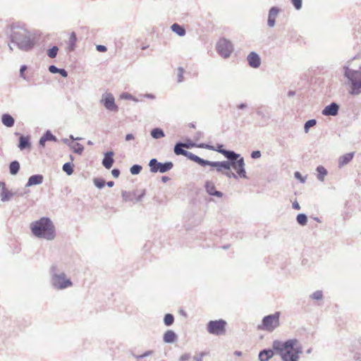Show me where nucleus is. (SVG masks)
<instances>
[{"label":"nucleus","instance_id":"obj_52","mask_svg":"<svg viewBox=\"0 0 361 361\" xmlns=\"http://www.w3.org/2000/svg\"><path fill=\"white\" fill-rule=\"evenodd\" d=\"M261 157V152L259 150L253 151L251 153V157L252 159H258Z\"/></svg>","mask_w":361,"mask_h":361},{"label":"nucleus","instance_id":"obj_38","mask_svg":"<svg viewBox=\"0 0 361 361\" xmlns=\"http://www.w3.org/2000/svg\"><path fill=\"white\" fill-rule=\"evenodd\" d=\"M142 169V167L141 165L134 164L130 167V172L132 175H137L141 172Z\"/></svg>","mask_w":361,"mask_h":361},{"label":"nucleus","instance_id":"obj_17","mask_svg":"<svg viewBox=\"0 0 361 361\" xmlns=\"http://www.w3.org/2000/svg\"><path fill=\"white\" fill-rule=\"evenodd\" d=\"M355 152H349L341 156L338 159V166L339 169L343 168L344 166L348 164L353 159Z\"/></svg>","mask_w":361,"mask_h":361},{"label":"nucleus","instance_id":"obj_40","mask_svg":"<svg viewBox=\"0 0 361 361\" xmlns=\"http://www.w3.org/2000/svg\"><path fill=\"white\" fill-rule=\"evenodd\" d=\"M93 183H94V185L99 189L104 188L106 184L105 180L101 178H94Z\"/></svg>","mask_w":361,"mask_h":361},{"label":"nucleus","instance_id":"obj_33","mask_svg":"<svg viewBox=\"0 0 361 361\" xmlns=\"http://www.w3.org/2000/svg\"><path fill=\"white\" fill-rule=\"evenodd\" d=\"M121 196L124 202H132L134 200V197H135V192L130 193L127 191H122Z\"/></svg>","mask_w":361,"mask_h":361},{"label":"nucleus","instance_id":"obj_41","mask_svg":"<svg viewBox=\"0 0 361 361\" xmlns=\"http://www.w3.org/2000/svg\"><path fill=\"white\" fill-rule=\"evenodd\" d=\"M310 298L315 300H322L323 299V293L322 290H317L312 293Z\"/></svg>","mask_w":361,"mask_h":361},{"label":"nucleus","instance_id":"obj_18","mask_svg":"<svg viewBox=\"0 0 361 361\" xmlns=\"http://www.w3.org/2000/svg\"><path fill=\"white\" fill-rule=\"evenodd\" d=\"M279 8L273 6L269 9L267 24L269 27H273L275 25L276 18L279 13Z\"/></svg>","mask_w":361,"mask_h":361},{"label":"nucleus","instance_id":"obj_9","mask_svg":"<svg viewBox=\"0 0 361 361\" xmlns=\"http://www.w3.org/2000/svg\"><path fill=\"white\" fill-rule=\"evenodd\" d=\"M226 324V322L221 319L212 320L208 322L207 329L211 334L220 336L225 334Z\"/></svg>","mask_w":361,"mask_h":361},{"label":"nucleus","instance_id":"obj_30","mask_svg":"<svg viewBox=\"0 0 361 361\" xmlns=\"http://www.w3.org/2000/svg\"><path fill=\"white\" fill-rule=\"evenodd\" d=\"M151 136L154 139H159L164 137L165 134L161 128H155L151 130Z\"/></svg>","mask_w":361,"mask_h":361},{"label":"nucleus","instance_id":"obj_48","mask_svg":"<svg viewBox=\"0 0 361 361\" xmlns=\"http://www.w3.org/2000/svg\"><path fill=\"white\" fill-rule=\"evenodd\" d=\"M224 145L222 144H217L216 146H214V149H211V150L218 152L219 153L222 154V152L226 151V149L223 148Z\"/></svg>","mask_w":361,"mask_h":361},{"label":"nucleus","instance_id":"obj_26","mask_svg":"<svg viewBox=\"0 0 361 361\" xmlns=\"http://www.w3.org/2000/svg\"><path fill=\"white\" fill-rule=\"evenodd\" d=\"M171 30L177 34L180 37H183L185 35L186 31L183 26L180 25L178 23H173L171 27Z\"/></svg>","mask_w":361,"mask_h":361},{"label":"nucleus","instance_id":"obj_21","mask_svg":"<svg viewBox=\"0 0 361 361\" xmlns=\"http://www.w3.org/2000/svg\"><path fill=\"white\" fill-rule=\"evenodd\" d=\"M15 194V192L8 190V188L6 187V184H3V188H1V192L0 194L1 200L2 202H5L10 201Z\"/></svg>","mask_w":361,"mask_h":361},{"label":"nucleus","instance_id":"obj_23","mask_svg":"<svg viewBox=\"0 0 361 361\" xmlns=\"http://www.w3.org/2000/svg\"><path fill=\"white\" fill-rule=\"evenodd\" d=\"M177 339L176 333L172 330H167L163 336V340L166 343H173Z\"/></svg>","mask_w":361,"mask_h":361},{"label":"nucleus","instance_id":"obj_35","mask_svg":"<svg viewBox=\"0 0 361 361\" xmlns=\"http://www.w3.org/2000/svg\"><path fill=\"white\" fill-rule=\"evenodd\" d=\"M174 322V317L172 314L167 313L164 315V323L166 326H171Z\"/></svg>","mask_w":361,"mask_h":361},{"label":"nucleus","instance_id":"obj_7","mask_svg":"<svg viewBox=\"0 0 361 361\" xmlns=\"http://www.w3.org/2000/svg\"><path fill=\"white\" fill-rule=\"evenodd\" d=\"M279 312H276L274 314L265 316L262 319V325H259L258 329L268 331H273L279 326Z\"/></svg>","mask_w":361,"mask_h":361},{"label":"nucleus","instance_id":"obj_45","mask_svg":"<svg viewBox=\"0 0 361 361\" xmlns=\"http://www.w3.org/2000/svg\"><path fill=\"white\" fill-rule=\"evenodd\" d=\"M183 73L184 69L182 67H179L177 69V74H178V82H181L183 80Z\"/></svg>","mask_w":361,"mask_h":361},{"label":"nucleus","instance_id":"obj_5","mask_svg":"<svg viewBox=\"0 0 361 361\" xmlns=\"http://www.w3.org/2000/svg\"><path fill=\"white\" fill-rule=\"evenodd\" d=\"M344 75L350 82V94L357 95L361 93V67L359 70H353L344 66Z\"/></svg>","mask_w":361,"mask_h":361},{"label":"nucleus","instance_id":"obj_64","mask_svg":"<svg viewBox=\"0 0 361 361\" xmlns=\"http://www.w3.org/2000/svg\"><path fill=\"white\" fill-rule=\"evenodd\" d=\"M152 353H153L152 350H148V351H146L145 353H144L143 355H144L145 357H146L151 355Z\"/></svg>","mask_w":361,"mask_h":361},{"label":"nucleus","instance_id":"obj_46","mask_svg":"<svg viewBox=\"0 0 361 361\" xmlns=\"http://www.w3.org/2000/svg\"><path fill=\"white\" fill-rule=\"evenodd\" d=\"M291 3L296 10H300L302 8V0H291Z\"/></svg>","mask_w":361,"mask_h":361},{"label":"nucleus","instance_id":"obj_34","mask_svg":"<svg viewBox=\"0 0 361 361\" xmlns=\"http://www.w3.org/2000/svg\"><path fill=\"white\" fill-rule=\"evenodd\" d=\"M73 166L71 162H66L63 165L62 169L67 175L71 176L73 173Z\"/></svg>","mask_w":361,"mask_h":361},{"label":"nucleus","instance_id":"obj_56","mask_svg":"<svg viewBox=\"0 0 361 361\" xmlns=\"http://www.w3.org/2000/svg\"><path fill=\"white\" fill-rule=\"evenodd\" d=\"M26 70H27V66H25V65H23V66H20V76L21 78H25V77H24V75H23V74H24V72H25Z\"/></svg>","mask_w":361,"mask_h":361},{"label":"nucleus","instance_id":"obj_14","mask_svg":"<svg viewBox=\"0 0 361 361\" xmlns=\"http://www.w3.org/2000/svg\"><path fill=\"white\" fill-rule=\"evenodd\" d=\"M339 105L336 102H331L322 110V114L324 116H335L338 114Z\"/></svg>","mask_w":361,"mask_h":361},{"label":"nucleus","instance_id":"obj_25","mask_svg":"<svg viewBox=\"0 0 361 361\" xmlns=\"http://www.w3.org/2000/svg\"><path fill=\"white\" fill-rule=\"evenodd\" d=\"M31 146V143L30 141V138L28 137H25L24 135H20L19 137V144L18 147L23 150L26 148H30Z\"/></svg>","mask_w":361,"mask_h":361},{"label":"nucleus","instance_id":"obj_63","mask_svg":"<svg viewBox=\"0 0 361 361\" xmlns=\"http://www.w3.org/2000/svg\"><path fill=\"white\" fill-rule=\"evenodd\" d=\"M237 108L241 110L245 109V108H247V104L245 103H241L237 106Z\"/></svg>","mask_w":361,"mask_h":361},{"label":"nucleus","instance_id":"obj_6","mask_svg":"<svg viewBox=\"0 0 361 361\" xmlns=\"http://www.w3.org/2000/svg\"><path fill=\"white\" fill-rule=\"evenodd\" d=\"M195 146H196L195 144L192 142H178L174 146L173 152L176 155L185 156L188 159L193 161L194 162L199 164L200 163V161H202V158L183 149L184 147L189 149V148H191Z\"/></svg>","mask_w":361,"mask_h":361},{"label":"nucleus","instance_id":"obj_15","mask_svg":"<svg viewBox=\"0 0 361 361\" xmlns=\"http://www.w3.org/2000/svg\"><path fill=\"white\" fill-rule=\"evenodd\" d=\"M206 192L212 196L217 197H222L223 193L221 191L216 190L214 183L211 180H207L204 184Z\"/></svg>","mask_w":361,"mask_h":361},{"label":"nucleus","instance_id":"obj_11","mask_svg":"<svg viewBox=\"0 0 361 361\" xmlns=\"http://www.w3.org/2000/svg\"><path fill=\"white\" fill-rule=\"evenodd\" d=\"M199 165L201 166H210L212 167H215L216 169V171L219 173H221L222 174H224V171L226 169L228 170L229 169H231V163L227 162L226 161H211L202 159Z\"/></svg>","mask_w":361,"mask_h":361},{"label":"nucleus","instance_id":"obj_12","mask_svg":"<svg viewBox=\"0 0 361 361\" xmlns=\"http://www.w3.org/2000/svg\"><path fill=\"white\" fill-rule=\"evenodd\" d=\"M101 103L109 111H117L118 110V106L115 104L114 97L111 93H106L103 94Z\"/></svg>","mask_w":361,"mask_h":361},{"label":"nucleus","instance_id":"obj_59","mask_svg":"<svg viewBox=\"0 0 361 361\" xmlns=\"http://www.w3.org/2000/svg\"><path fill=\"white\" fill-rule=\"evenodd\" d=\"M47 142L45 137H44V135H42L40 139H39V145L42 147H44L45 145V142Z\"/></svg>","mask_w":361,"mask_h":361},{"label":"nucleus","instance_id":"obj_13","mask_svg":"<svg viewBox=\"0 0 361 361\" xmlns=\"http://www.w3.org/2000/svg\"><path fill=\"white\" fill-rule=\"evenodd\" d=\"M301 353V348H296L294 349V351L287 350L285 353H281V357L283 361H298V355Z\"/></svg>","mask_w":361,"mask_h":361},{"label":"nucleus","instance_id":"obj_24","mask_svg":"<svg viewBox=\"0 0 361 361\" xmlns=\"http://www.w3.org/2000/svg\"><path fill=\"white\" fill-rule=\"evenodd\" d=\"M1 122L5 126L8 128H11L15 124V120L13 117L9 114H4L1 116Z\"/></svg>","mask_w":361,"mask_h":361},{"label":"nucleus","instance_id":"obj_43","mask_svg":"<svg viewBox=\"0 0 361 361\" xmlns=\"http://www.w3.org/2000/svg\"><path fill=\"white\" fill-rule=\"evenodd\" d=\"M47 141H53L56 142L57 138L55 135H54L50 130H47L45 133L43 135Z\"/></svg>","mask_w":361,"mask_h":361},{"label":"nucleus","instance_id":"obj_57","mask_svg":"<svg viewBox=\"0 0 361 361\" xmlns=\"http://www.w3.org/2000/svg\"><path fill=\"white\" fill-rule=\"evenodd\" d=\"M58 73L63 78H66L68 76V72L63 68H59V71Z\"/></svg>","mask_w":361,"mask_h":361},{"label":"nucleus","instance_id":"obj_32","mask_svg":"<svg viewBox=\"0 0 361 361\" xmlns=\"http://www.w3.org/2000/svg\"><path fill=\"white\" fill-rule=\"evenodd\" d=\"M298 340L297 339H289L283 342V345L286 348V351L287 350H293L294 351V346L297 344Z\"/></svg>","mask_w":361,"mask_h":361},{"label":"nucleus","instance_id":"obj_29","mask_svg":"<svg viewBox=\"0 0 361 361\" xmlns=\"http://www.w3.org/2000/svg\"><path fill=\"white\" fill-rule=\"evenodd\" d=\"M317 172V179L324 181L325 176L327 175V170L323 166H318L316 169Z\"/></svg>","mask_w":361,"mask_h":361},{"label":"nucleus","instance_id":"obj_8","mask_svg":"<svg viewBox=\"0 0 361 361\" xmlns=\"http://www.w3.org/2000/svg\"><path fill=\"white\" fill-rule=\"evenodd\" d=\"M148 165L149 166L150 171L154 173L158 172L164 173L171 170L173 167V164L172 161H166L162 163L158 161L155 158L150 159Z\"/></svg>","mask_w":361,"mask_h":361},{"label":"nucleus","instance_id":"obj_10","mask_svg":"<svg viewBox=\"0 0 361 361\" xmlns=\"http://www.w3.org/2000/svg\"><path fill=\"white\" fill-rule=\"evenodd\" d=\"M216 50L222 57L228 58L233 50V44L226 39H221L217 42Z\"/></svg>","mask_w":361,"mask_h":361},{"label":"nucleus","instance_id":"obj_58","mask_svg":"<svg viewBox=\"0 0 361 361\" xmlns=\"http://www.w3.org/2000/svg\"><path fill=\"white\" fill-rule=\"evenodd\" d=\"M189 358H190V355L183 354L180 357L179 361H187L189 360Z\"/></svg>","mask_w":361,"mask_h":361},{"label":"nucleus","instance_id":"obj_22","mask_svg":"<svg viewBox=\"0 0 361 361\" xmlns=\"http://www.w3.org/2000/svg\"><path fill=\"white\" fill-rule=\"evenodd\" d=\"M274 355V353L271 349H264L259 353V361H269Z\"/></svg>","mask_w":361,"mask_h":361},{"label":"nucleus","instance_id":"obj_31","mask_svg":"<svg viewBox=\"0 0 361 361\" xmlns=\"http://www.w3.org/2000/svg\"><path fill=\"white\" fill-rule=\"evenodd\" d=\"M273 348L274 350L279 351V354L285 353L286 348L283 345V342L279 341H274L273 342Z\"/></svg>","mask_w":361,"mask_h":361},{"label":"nucleus","instance_id":"obj_3","mask_svg":"<svg viewBox=\"0 0 361 361\" xmlns=\"http://www.w3.org/2000/svg\"><path fill=\"white\" fill-rule=\"evenodd\" d=\"M50 284L51 287L57 290H64L71 288L73 283L71 278L61 269L56 264H52L49 269Z\"/></svg>","mask_w":361,"mask_h":361},{"label":"nucleus","instance_id":"obj_2","mask_svg":"<svg viewBox=\"0 0 361 361\" xmlns=\"http://www.w3.org/2000/svg\"><path fill=\"white\" fill-rule=\"evenodd\" d=\"M32 233L38 238L53 240L56 237L55 226L49 217H42L30 226Z\"/></svg>","mask_w":361,"mask_h":361},{"label":"nucleus","instance_id":"obj_39","mask_svg":"<svg viewBox=\"0 0 361 361\" xmlns=\"http://www.w3.org/2000/svg\"><path fill=\"white\" fill-rule=\"evenodd\" d=\"M58 51L59 48L56 46H53L47 50V56L51 59H54L56 56Z\"/></svg>","mask_w":361,"mask_h":361},{"label":"nucleus","instance_id":"obj_60","mask_svg":"<svg viewBox=\"0 0 361 361\" xmlns=\"http://www.w3.org/2000/svg\"><path fill=\"white\" fill-rule=\"evenodd\" d=\"M134 138H135L134 135L131 133H129L126 135L125 140H126V141H130V140H133Z\"/></svg>","mask_w":361,"mask_h":361},{"label":"nucleus","instance_id":"obj_1","mask_svg":"<svg viewBox=\"0 0 361 361\" xmlns=\"http://www.w3.org/2000/svg\"><path fill=\"white\" fill-rule=\"evenodd\" d=\"M4 32L9 37L11 42L21 51H30L36 44L35 34L18 23L7 25Z\"/></svg>","mask_w":361,"mask_h":361},{"label":"nucleus","instance_id":"obj_51","mask_svg":"<svg viewBox=\"0 0 361 361\" xmlns=\"http://www.w3.org/2000/svg\"><path fill=\"white\" fill-rule=\"evenodd\" d=\"M49 71L51 73H58L59 71V68L54 65H50L49 66Z\"/></svg>","mask_w":361,"mask_h":361},{"label":"nucleus","instance_id":"obj_36","mask_svg":"<svg viewBox=\"0 0 361 361\" xmlns=\"http://www.w3.org/2000/svg\"><path fill=\"white\" fill-rule=\"evenodd\" d=\"M296 221L300 226H305L307 223V216L305 214H299L296 217Z\"/></svg>","mask_w":361,"mask_h":361},{"label":"nucleus","instance_id":"obj_54","mask_svg":"<svg viewBox=\"0 0 361 361\" xmlns=\"http://www.w3.org/2000/svg\"><path fill=\"white\" fill-rule=\"evenodd\" d=\"M145 190H143L140 195H139L137 196L135 195V197H134V198L135 199L136 202H140L142 200V199L145 196Z\"/></svg>","mask_w":361,"mask_h":361},{"label":"nucleus","instance_id":"obj_16","mask_svg":"<svg viewBox=\"0 0 361 361\" xmlns=\"http://www.w3.org/2000/svg\"><path fill=\"white\" fill-rule=\"evenodd\" d=\"M247 60L249 66L252 68H257L261 65V59L259 56L255 51H252L248 54Z\"/></svg>","mask_w":361,"mask_h":361},{"label":"nucleus","instance_id":"obj_28","mask_svg":"<svg viewBox=\"0 0 361 361\" xmlns=\"http://www.w3.org/2000/svg\"><path fill=\"white\" fill-rule=\"evenodd\" d=\"M20 168V163L18 161H12L9 164V172L11 175L15 176L18 173Z\"/></svg>","mask_w":361,"mask_h":361},{"label":"nucleus","instance_id":"obj_4","mask_svg":"<svg viewBox=\"0 0 361 361\" xmlns=\"http://www.w3.org/2000/svg\"><path fill=\"white\" fill-rule=\"evenodd\" d=\"M222 154L228 159L226 161L231 163V169L233 168L239 177L247 178L245 169L244 158L240 154H237L233 150L226 149L222 152Z\"/></svg>","mask_w":361,"mask_h":361},{"label":"nucleus","instance_id":"obj_47","mask_svg":"<svg viewBox=\"0 0 361 361\" xmlns=\"http://www.w3.org/2000/svg\"><path fill=\"white\" fill-rule=\"evenodd\" d=\"M121 99H128V100H133V101H135L137 102V99H135L131 94L130 93H123L121 95Z\"/></svg>","mask_w":361,"mask_h":361},{"label":"nucleus","instance_id":"obj_19","mask_svg":"<svg viewBox=\"0 0 361 361\" xmlns=\"http://www.w3.org/2000/svg\"><path fill=\"white\" fill-rule=\"evenodd\" d=\"M114 153L113 151H109L104 154V159L102 160V165L106 169H109L112 167L114 162Z\"/></svg>","mask_w":361,"mask_h":361},{"label":"nucleus","instance_id":"obj_61","mask_svg":"<svg viewBox=\"0 0 361 361\" xmlns=\"http://www.w3.org/2000/svg\"><path fill=\"white\" fill-rule=\"evenodd\" d=\"M204 355V353H200L199 356L194 357L195 361H202V357Z\"/></svg>","mask_w":361,"mask_h":361},{"label":"nucleus","instance_id":"obj_20","mask_svg":"<svg viewBox=\"0 0 361 361\" xmlns=\"http://www.w3.org/2000/svg\"><path fill=\"white\" fill-rule=\"evenodd\" d=\"M43 180H44V177L41 174L32 175L28 178L27 182L25 184V187L28 188V187H31L33 185H39V184L42 183Z\"/></svg>","mask_w":361,"mask_h":361},{"label":"nucleus","instance_id":"obj_27","mask_svg":"<svg viewBox=\"0 0 361 361\" xmlns=\"http://www.w3.org/2000/svg\"><path fill=\"white\" fill-rule=\"evenodd\" d=\"M76 42H77L76 34H75V32H72L71 33V35H70V37H69V40H68V49L69 51H74V49L75 48Z\"/></svg>","mask_w":361,"mask_h":361},{"label":"nucleus","instance_id":"obj_55","mask_svg":"<svg viewBox=\"0 0 361 361\" xmlns=\"http://www.w3.org/2000/svg\"><path fill=\"white\" fill-rule=\"evenodd\" d=\"M121 172L120 170L118 169H114L111 171V174L114 178H118L120 175Z\"/></svg>","mask_w":361,"mask_h":361},{"label":"nucleus","instance_id":"obj_37","mask_svg":"<svg viewBox=\"0 0 361 361\" xmlns=\"http://www.w3.org/2000/svg\"><path fill=\"white\" fill-rule=\"evenodd\" d=\"M317 124V121L315 119H310L305 122L304 125V130L307 133H308L310 128L311 127L314 126Z\"/></svg>","mask_w":361,"mask_h":361},{"label":"nucleus","instance_id":"obj_50","mask_svg":"<svg viewBox=\"0 0 361 361\" xmlns=\"http://www.w3.org/2000/svg\"><path fill=\"white\" fill-rule=\"evenodd\" d=\"M294 176L296 179L299 180L301 183H303L305 182V178L302 177V176L301 175V173L300 172H298V171L295 172Z\"/></svg>","mask_w":361,"mask_h":361},{"label":"nucleus","instance_id":"obj_62","mask_svg":"<svg viewBox=\"0 0 361 361\" xmlns=\"http://www.w3.org/2000/svg\"><path fill=\"white\" fill-rule=\"evenodd\" d=\"M293 208L295 209H298V210L300 209V206L299 203L297 201H295L293 203Z\"/></svg>","mask_w":361,"mask_h":361},{"label":"nucleus","instance_id":"obj_49","mask_svg":"<svg viewBox=\"0 0 361 361\" xmlns=\"http://www.w3.org/2000/svg\"><path fill=\"white\" fill-rule=\"evenodd\" d=\"M196 146L200 148L207 149H209V150H211V149H214L213 145H210L206 144V143H200Z\"/></svg>","mask_w":361,"mask_h":361},{"label":"nucleus","instance_id":"obj_44","mask_svg":"<svg viewBox=\"0 0 361 361\" xmlns=\"http://www.w3.org/2000/svg\"><path fill=\"white\" fill-rule=\"evenodd\" d=\"M231 169H229L228 170V169H226L224 171V175H225L227 178H234V179H237L238 178V176H239L238 175V173H236V174L235 173H233V171H231Z\"/></svg>","mask_w":361,"mask_h":361},{"label":"nucleus","instance_id":"obj_42","mask_svg":"<svg viewBox=\"0 0 361 361\" xmlns=\"http://www.w3.org/2000/svg\"><path fill=\"white\" fill-rule=\"evenodd\" d=\"M72 149L73 152L78 154H81L84 151V147L78 142L75 143L74 146L72 147Z\"/></svg>","mask_w":361,"mask_h":361},{"label":"nucleus","instance_id":"obj_53","mask_svg":"<svg viewBox=\"0 0 361 361\" xmlns=\"http://www.w3.org/2000/svg\"><path fill=\"white\" fill-rule=\"evenodd\" d=\"M96 49L97 51L100 52H105L107 50L106 47L104 45L102 44L97 45Z\"/></svg>","mask_w":361,"mask_h":361}]
</instances>
